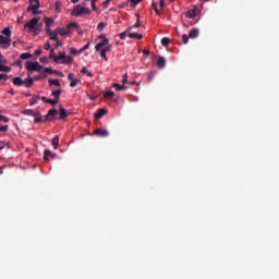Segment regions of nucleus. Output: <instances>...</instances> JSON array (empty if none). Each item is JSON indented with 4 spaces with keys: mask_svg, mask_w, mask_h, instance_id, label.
<instances>
[{
    "mask_svg": "<svg viewBox=\"0 0 279 279\" xmlns=\"http://www.w3.org/2000/svg\"><path fill=\"white\" fill-rule=\"evenodd\" d=\"M72 3H80V0H71Z\"/></svg>",
    "mask_w": 279,
    "mask_h": 279,
    "instance_id": "obj_63",
    "label": "nucleus"
},
{
    "mask_svg": "<svg viewBox=\"0 0 279 279\" xmlns=\"http://www.w3.org/2000/svg\"><path fill=\"white\" fill-rule=\"evenodd\" d=\"M151 8H153V10L156 12L157 15L160 14V11L158 10V3L153 2V3H151Z\"/></svg>",
    "mask_w": 279,
    "mask_h": 279,
    "instance_id": "obj_36",
    "label": "nucleus"
},
{
    "mask_svg": "<svg viewBox=\"0 0 279 279\" xmlns=\"http://www.w3.org/2000/svg\"><path fill=\"white\" fill-rule=\"evenodd\" d=\"M100 58L107 61V51H100Z\"/></svg>",
    "mask_w": 279,
    "mask_h": 279,
    "instance_id": "obj_41",
    "label": "nucleus"
},
{
    "mask_svg": "<svg viewBox=\"0 0 279 279\" xmlns=\"http://www.w3.org/2000/svg\"><path fill=\"white\" fill-rule=\"evenodd\" d=\"M105 114H107V109H98V111L96 112V114H94V117L100 120L102 119V117H105Z\"/></svg>",
    "mask_w": 279,
    "mask_h": 279,
    "instance_id": "obj_14",
    "label": "nucleus"
},
{
    "mask_svg": "<svg viewBox=\"0 0 279 279\" xmlns=\"http://www.w3.org/2000/svg\"><path fill=\"white\" fill-rule=\"evenodd\" d=\"M96 51H100V52L111 51V46L109 45V39L105 38V39H102V41L98 43V45H96Z\"/></svg>",
    "mask_w": 279,
    "mask_h": 279,
    "instance_id": "obj_3",
    "label": "nucleus"
},
{
    "mask_svg": "<svg viewBox=\"0 0 279 279\" xmlns=\"http://www.w3.org/2000/svg\"><path fill=\"white\" fill-rule=\"evenodd\" d=\"M66 58H68V56H65L64 52L59 53V56H54V54L49 56V59L53 60V62H56V63H60L61 60H64Z\"/></svg>",
    "mask_w": 279,
    "mask_h": 279,
    "instance_id": "obj_9",
    "label": "nucleus"
},
{
    "mask_svg": "<svg viewBox=\"0 0 279 279\" xmlns=\"http://www.w3.org/2000/svg\"><path fill=\"white\" fill-rule=\"evenodd\" d=\"M31 58H32V54L28 52L20 54L21 60H29Z\"/></svg>",
    "mask_w": 279,
    "mask_h": 279,
    "instance_id": "obj_32",
    "label": "nucleus"
},
{
    "mask_svg": "<svg viewBox=\"0 0 279 279\" xmlns=\"http://www.w3.org/2000/svg\"><path fill=\"white\" fill-rule=\"evenodd\" d=\"M77 29V24L75 23H70L68 26H66V32L65 34H73V32H76Z\"/></svg>",
    "mask_w": 279,
    "mask_h": 279,
    "instance_id": "obj_13",
    "label": "nucleus"
},
{
    "mask_svg": "<svg viewBox=\"0 0 279 279\" xmlns=\"http://www.w3.org/2000/svg\"><path fill=\"white\" fill-rule=\"evenodd\" d=\"M40 54H43V50L41 49L35 50V52H34L35 57H39Z\"/></svg>",
    "mask_w": 279,
    "mask_h": 279,
    "instance_id": "obj_45",
    "label": "nucleus"
},
{
    "mask_svg": "<svg viewBox=\"0 0 279 279\" xmlns=\"http://www.w3.org/2000/svg\"><path fill=\"white\" fill-rule=\"evenodd\" d=\"M157 65H158V69H165L166 60L163 57H158Z\"/></svg>",
    "mask_w": 279,
    "mask_h": 279,
    "instance_id": "obj_20",
    "label": "nucleus"
},
{
    "mask_svg": "<svg viewBox=\"0 0 279 279\" xmlns=\"http://www.w3.org/2000/svg\"><path fill=\"white\" fill-rule=\"evenodd\" d=\"M119 36H128V33H125V32L120 33Z\"/></svg>",
    "mask_w": 279,
    "mask_h": 279,
    "instance_id": "obj_61",
    "label": "nucleus"
},
{
    "mask_svg": "<svg viewBox=\"0 0 279 279\" xmlns=\"http://www.w3.org/2000/svg\"><path fill=\"white\" fill-rule=\"evenodd\" d=\"M80 80H70V88H75L77 87V84H80Z\"/></svg>",
    "mask_w": 279,
    "mask_h": 279,
    "instance_id": "obj_28",
    "label": "nucleus"
},
{
    "mask_svg": "<svg viewBox=\"0 0 279 279\" xmlns=\"http://www.w3.org/2000/svg\"><path fill=\"white\" fill-rule=\"evenodd\" d=\"M0 122L8 123V122H10V119H8L4 116H0Z\"/></svg>",
    "mask_w": 279,
    "mask_h": 279,
    "instance_id": "obj_39",
    "label": "nucleus"
},
{
    "mask_svg": "<svg viewBox=\"0 0 279 279\" xmlns=\"http://www.w3.org/2000/svg\"><path fill=\"white\" fill-rule=\"evenodd\" d=\"M49 86L61 87V82L59 80H49Z\"/></svg>",
    "mask_w": 279,
    "mask_h": 279,
    "instance_id": "obj_24",
    "label": "nucleus"
},
{
    "mask_svg": "<svg viewBox=\"0 0 279 279\" xmlns=\"http://www.w3.org/2000/svg\"><path fill=\"white\" fill-rule=\"evenodd\" d=\"M128 83V74L123 75V84Z\"/></svg>",
    "mask_w": 279,
    "mask_h": 279,
    "instance_id": "obj_54",
    "label": "nucleus"
},
{
    "mask_svg": "<svg viewBox=\"0 0 279 279\" xmlns=\"http://www.w3.org/2000/svg\"><path fill=\"white\" fill-rule=\"evenodd\" d=\"M83 52H84V50H81V49L77 50V49H74V48H70V54H72V56H78Z\"/></svg>",
    "mask_w": 279,
    "mask_h": 279,
    "instance_id": "obj_26",
    "label": "nucleus"
},
{
    "mask_svg": "<svg viewBox=\"0 0 279 279\" xmlns=\"http://www.w3.org/2000/svg\"><path fill=\"white\" fill-rule=\"evenodd\" d=\"M10 71H11V68H10V66L4 65V64H1V65H0V72H5V73H8V72H10Z\"/></svg>",
    "mask_w": 279,
    "mask_h": 279,
    "instance_id": "obj_35",
    "label": "nucleus"
},
{
    "mask_svg": "<svg viewBox=\"0 0 279 279\" xmlns=\"http://www.w3.org/2000/svg\"><path fill=\"white\" fill-rule=\"evenodd\" d=\"M33 118H35L33 120V123H35V124L49 122L48 120L43 119V116H35Z\"/></svg>",
    "mask_w": 279,
    "mask_h": 279,
    "instance_id": "obj_19",
    "label": "nucleus"
},
{
    "mask_svg": "<svg viewBox=\"0 0 279 279\" xmlns=\"http://www.w3.org/2000/svg\"><path fill=\"white\" fill-rule=\"evenodd\" d=\"M7 166H1L0 167V174L3 175V169H5Z\"/></svg>",
    "mask_w": 279,
    "mask_h": 279,
    "instance_id": "obj_58",
    "label": "nucleus"
},
{
    "mask_svg": "<svg viewBox=\"0 0 279 279\" xmlns=\"http://www.w3.org/2000/svg\"><path fill=\"white\" fill-rule=\"evenodd\" d=\"M92 10H94V12H97V4H95V2H92Z\"/></svg>",
    "mask_w": 279,
    "mask_h": 279,
    "instance_id": "obj_48",
    "label": "nucleus"
},
{
    "mask_svg": "<svg viewBox=\"0 0 279 279\" xmlns=\"http://www.w3.org/2000/svg\"><path fill=\"white\" fill-rule=\"evenodd\" d=\"M129 38H137L138 40H142L144 37H129Z\"/></svg>",
    "mask_w": 279,
    "mask_h": 279,
    "instance_id": "obj_64",
    "label": "nucleus"
},
{
    "mask_svg": "<svg viewBox=\"0 0 279 279\" xmlns=\"http://www.w3.org/2000/svg\"><path fill=\"white\" fill-rule=\"evenodd\" d=\"M94 134H96V136H98V137L109 136V132H107V130H105V129H98V130H96V132H94Z\"/></svg>",
    "mask_w": 279,
    "mask_h": 279,
    "instance_id": "obj_12",
    "label": "nucleus"
},
{
    "mask_svg": "<svg viewBox=\"0 0 279 279\" xmlns=\"http://www.w3.org/2000/svg\"><path fill=\"white\" fill-rule=\"evenodd\" d=\"M104 97L107 98V99L113 98V92H111V90L105 92Z\"/></svg>",
    "mask_w": 279,
    "mask_h": 279,
    "instance_id": "obj_34",
    "label": "nucleus"
},
{
    "mask_svg": "<svg viewBox=\"0 0 279 279\" xmlns=\"http://www.w3.org/2000/svg\"><path fill=\"white\" fill-rule=\"evenodd\" d=\"M53 56V49L49 50V57Z\"/></svg>",
    "mask_w": 279,
    "mask_h": 279,
    "instance_id": "obj_62",
    "label": "nucleus"
},
{
    "mask_svg": "<svg viewBox=\"0 0 279 279\" xmlns=\"http://www.w3.org/2000/svg\"><path fill=\"white\" fill-rule=\"evenodd\" d=\"M38 8H40V2H35L27 7V12H33L34 16L38 14Z\"/></svg>",
    "mask_w": 279,
    "mask_h": 279,
    "instance_id": "obj_8",
    "label": "nucleus"
},
{
    "mask_svg": "<svg viewBox=\"0 0 279 279\" xmlns=\"http://www.w3.org/2000/svg\"><path fill=\"white\" fill-rule=\"evenodd\" d=\"M61 94H62L61 89L53 90V92H51V97H53V99H60L61 98Z\"/></svg>",
    "mask_w": 279,
    "mask_h": 279,
    "instance_id": "obj_22",
    "label": "nucleus"
},
{
    "mask_svg": "<svg viewBox=\"0 0 279 279\" xmlns=\"http://www.w3.org/2000/svg\"><path fill=\"white\" fill-rule=\"evenodd\" d=\"M62 62H59V63H62V64H72V56H68V58L65 59H61Z\"/></svg>",
    "mask_w": 279,
    "mask_h": 279,
    "instance_id": "obj_27",
    "label": "nucleus"
},
{
    "mask_svg": "<svg viewBox=\"0 0 279 279\" xmlns=\"http://www.w3.org/2000/svg\"><path fill=\"white\" fill-rule=\"evenodd\" d=\"M50 40L54 43L53 47H56V48L63 46V43H61V40H59V37H50Z\"/></svg>",
    "mask_w": 279,
    "mask_h": 279,
    "instance_id": "obj_18",
    "label": "nucleus"
},
{
    "mask_svg": "<svg viewBox=\"0 0 279 279\" xmlns=\"http://www.w3.org/2000/svg\"><path fill=\"white\" fill-rule=\"evenodd\" d=\"M81 73L88 77H93V72L88 71V69H86V66L82 68Z\"/></svg>",
    "mask_w": 279,
    "mask_h": 279,
    "instance_id": "obj_25",
    "label": "nucleus"
},
{
    "mask_svg": "<svg viewBox=\"0 0 279 279\" xmlns=\"http://www.w3.org/2000/svg\"><path fill=\"white\" fill-rule=\"evenodd\" d=\"M39 100H43V97L38 96V95H34L31 98V102L29 106H35L36 104H38Z\"/></svg>",
    "mask_w": 279,
    "mask_h": 279,
    "instance_id": "obj_17",
    "label": "nucleus"
},
{
    "mask_svg": "<svg viewBox=\"0 0 279 279\" xmlns=\"http://www.w3.org/2000/svg\"><path fill=\"white\" fill-rule=\"evenodd\" d=\"M51 146L53 147V149L59 148V136H53V138L51 140Z\"/></svg>",
    "mask_w": 279,
    "mask_h": 279,
    "instance_id": "obj_21",
    "label": "nucleus"
},
{
    "mask_svg": "<svg viewBox=\"0 0 279 279\" xmlns=\"http://www.w3.org/2000/svg\"><path fill=\"white\" fill-rule=\"evenodd\" d=\"M50 47H51V45L49 44V41L45 43V46H44L45 50L50 51L49 50Z\"/></svg>",
    "mask_w": 279,
    "mask_h": 279,
    "instance_id": "obj_46",
    "label": "nucleus"
},
{
    "mask_svg": "<svg viewBox=\"0 0 279 279\" xmlns=\"http://www.w3.org/2000/svg\"><path fill=\"white\" fill-rule=\"evenodd\" d=\"M201 12L202 11L199 10V7L194 5L192 9L184 13V16L185 19H197V15L201 14Z\"/></svg>",
    "mask_w": 279,
    "mask_h": 279,
    "instance_id": "obj_4",
    "label": "nucleus"
},
{
    "mask_svg": "<svg viewBox=\"0 0 279 279\" xmlns=\"http://www.w3.org/2000/svg\"><path fill=\"white\" fill-rule=\"evenodd\" d=\"M109 4H110V0H106L102 5L104 8H108Z\"/></svg>",
    "mask_w": 279,
    "mask_h": 279,
    "instance_id": "obj_51",
    "label": "nucleus"
},
{
    "mask_svg": "<svg viewBox=\"0 0 279 279\" xmlns=\"http://www.w3.org/2000/svg\"><path fill=\"white\" fill-rule=\"evenodd\" d=\"M22 114L26 117H41L40 112H35L33 111V109H24V111H22Z\"/></svg>",
    "mask_w": 279,
    "mask_h": 279,
    "instance_id": "obj_10",
    "label": "nucleus"
},
{
    "mask_svg": "<svg viewBox=\"0 0 279 279\" xmlns=\"http://www.w3.org/2000/svg\"><path fill=\"white\" fill-rule=\"evenodd\" d=\"M159 5H160L161 9L165 8V0H160Z\"/></svg>",
    "mask_w": 279,
    "mask_h": 279,
    "instance_id": "obj_53",
    "label": "nucleus"
},
{
    "mask_svg": "<svg viewBox=\"0 0 279 279\" xmlns=\"http://www.w3.org/2000/svg\"><path fill=\"white\" fill-rule=\"evenodd\" d=\"M89 46H90V43L84 45V47H82V49H80V50L86 51V50H88V47H89Z\"/></svg>",
    "mask_w": 279,
    "mask_h": 279,
    "instance_id": "obj_47",
    "label": "nucleus"
},
{
    "mask_svg": "<svg viewBox=\"0 0 279 279\" xmlns=\"http://www.w3.org/2000/svg\"><path fill=\"white\" fill-rule=\"evenodd\" d=\"M8 80H9V76H8V75H5V74H0V81L5 82V81H8Z\"/></svg>",
    "mask_w": 279,
    "mask_h": 279,
    "instance_id": "obj_42",
    "label": "nucleus"
},
{
    "mask_svg": "<svg viewBox=\"0 0 279 279\" xmlns=\"http://www.w3.org/2000/svg\"><path fill=\"white\" fill-rule=\"evenodd\" d=\"M10 37H0V47L3 50H7L10 48Z\"/></svg>",
    "mask_w": 279,
    "mask_h": 279,
    "instance_id": "obj_7",
    "label": "nucleus"
},
{
    "mask_svg": "<svg viewBox=\"0 0 279 279\" xmlns=\"http://www.w3.org/2000/svg\"><path fill=\"white\" fill-rule=\"evenodd\" d=\"M131 1V8H136V5H138V3H141V1L143 0H129Z\"/></svg>",
    "mask_w": 279,
    "mask_h": 279,
    "instance_id": "obj_38",
    "label": "nucleus"
},
{
    "mask_svg": "<svg viewBox=\"0 0 279 279\" xmlns=\"http://www.w3.org/2000/svg\"><path fill=\"white\" fill-rule=\"evenodd\" d=\"M104 27H105V25H104V23H100V24H98V29H104Z\"/></svg>",
    "mask_w": 279,
    "mask_h": 279,
    "instance_id": "obj_59",
    "label": "nucleus"
},
{
    "mask_svg": "<svg viewBox=\"0 0 279 279\" xmlns=\"http://www.w3.org/2000/svg\"><path fill=\"white\" fill-rule=\"evenodd\" d=\"M8 132V125L0 126V133Z\"/></svg>",
    "mask_w": 279,
    "mask_h": 279,
    "instance_id": "obj_43",
    "label": "nucleus"
},
{
    "mask_svg": "<svg viewBox=\"0 0 279 279\" xmlns=\"http://www.w3.org/2000/svg\"><path fill=\"white\" fill-rule=\"evenodd\" d=\"M45 73L51 74V73H53V71H51V69H49V68H45Z\"/></svg>",
    "mask_w": 279,
    "mask_h": 279,
    "instance_id": "obj_50",
    "label": "nucleus"
},
{
    "mask_svg": "<svg viewBox=\"0 0 279 279\" xmlns=\"http://www.w3.org/2000/svg\"><path fill=\"white\" fill-rule=\"evenodd\" d=\"M69 116H70V112L63 107H60L59 110L49 109V111H47V114H45V121H49V122H53L57 120L63 121Z\"/></svg>",
    "mask_w": 279,
    "mask_h": 279,
    "instance_id": "obj_1",
    "label": "nucleus"
},
{
    "mask_svg": "<svg viewBox=\"0 0 279 279\" xmlns=\"http://www.w3.org/2000/svg\"><path fill=\"white\" fill-rule=\"evenodd\" d=\"M169 43H171V39H169V37H163L161 39L162 47L169 46Z\"/></svg>",
    "mask_w": 279,
    "mask_h": 279,
    "instance_id": "obj_33",
    "label": "nucleus"
},
{
    "mask_svg": "<svg viewBox=\"0 0 279 279\" xmlns=\"http://www.w3.org/2000/svg\"><path fill=\"white\" fill-rule=\"evenodd\" d=\"M72 16H84V15H90V9L89 8H84L81 4H77L74 7L72 10Z\"/></svg>",
    "mask_w": 279,
    "mask_h": 279,
    "instance_id": "obj_2",
    "label": "nucleus"
},
{
    "mask_svg": "<svg viewBox=\"0 0 279 279\" xmlns=\"http://www.w3.org/2000/svg\"><path fill=\"white\" fill-rule=\"evenodd\" d=\"M40 62H43V63H47V57H43V58H40Z\"/></svg>",
    "mask_w": 279,
    "mask_h": 279,
    "instance_id": "obj_57",
    "label": "nucleus"
},
{
    "mask_svg": "<svg viewBox=\"0 0 279 279\" xmlns=\"http://www.w3.org/2000/svg\"><path fill=\"white\" fill-rule=\"evenodd\" d=\"M8 94H10V95H14V89H10V90H8Z\"/></svg>",
    "mask_w": 279,
    "mask_h": 279,
    "instance_id": "obj_60",
    "label": "nucleus"
},
{
    "mask_svg": "<svg viewBox=\"0 0 279 279\" xmlns=\"http://www.w3.org/2000/svg\"><path fill=\"white\" fill-rule=\"evenodd\" d=\"M24 82L21 77H14L12 80V84H14V86L21 87L22 85H24Z\"/></svg>",
    "mask_w": 279,
    "mask_h": 279,
    "instance_id": "obj_16",
    "label": "nucleus"
},
{
    "mask_svg": "<svg viewBox=\"0 0 279 279\" xmlns=\"http://www.w3.org/2000/svg\"><path fill=\"white\" fill-rule=\"evenodd\" d=\"M129 36H143L141 33H130Z\"/></svg>",
    "mask_w": 279,
    "mask_h": 279,
    "instance_id": "obj_49",
    "label": "nucleus"
},
{
    "mask_svg": "<svg viewBox=\"0 0 279 279\" xmlns=\"http://www.w3.org/2000/svg\"><path fill=\"white\" fill-rule=\"evenodd\" d=\"M189 36H199V29L198 28H192L189 33Z\"/></svg>",
    "mask_w": 279,
    "mask_h": 279,
    "instance_id": "obj_30",
    "label": "nucleus"
},
{
    "mask_svg": "<svg viewBox=\"0 0 279 279\" xmlns=\"http://www.w3.org/2000/svg\"><path fill=\"white\" fill-rule=\"evenodd\" d=\"M23 85L26 86V88H31L33 86V78L28 76V78L24 82Z\"/></svg>",
    "mask_w": 279,
    "mask_h": 279,
    "instance_id": "obj_29",
    "label": "nucleus"
},
{
    "mask_svg": "<svg viewBox=\"0 0 279 279\" xmlns=\"http://www.w3.org/2000/svg\"><path fill=\"white\" fill-rule=\"evenodd\" d=\"M56 155L51 154L49 149H45V161H49V158H53Z\"/></svg>",
    "mask_w": 279,
    "mask_h": 279,
    "instance_id": "obj_23",
    "label": "nucleus"
},
{
    "mask_svg": "<svg viewBox=\"0 0 279 279\" xmlns=\"http://www.w3.org/2000/svg\"><path fill=\"white\" fill-rule=\"evenodd\" d=\"M51 25H53V19H51V17H46V26H47V27H51Z\"/></svg>",
    "mask_w": 279,
    "mask_h": 279,
    "instance_id": "obj_37",
    "label": "nucleus"
},
{
    "mask_svg": "<svg viewBox=\"0 0 279 279\" xmlns=\"http://www.w3.org/2000/svg\"><path fill=\"white\" fill-rule=\"evenodd\" d=\"M31 5L34 3H40V0H29Z\"/></svg>",
    "mask_w": 279,
    "mask_h": 279,
    "instance_id": "obj_52",
    "label": "nucleus"
},
{
    "mask_svg": "<svg viewBox=\"0 0 279 279\" xmlns=\"http://www.w3.org/2000/svg\"><path fill=\"white\" fill-rule=\"evenodd\" d=\"M43 102L51 106L59 105V98L48 99L47 97H43Z\"/></svg>",
    "mask_w": 279,
    "mask_h": 279,
    "instance_id": "obj_11",
    "label": "nucleus"
},
{
    "mask_svg": "<svg viewBox=\"0 0 279 279\" xmlns=\"http://www.w3.org/2000/svg\"><path fill=\"white\" fill-rule=\"evenodd\" d=\"M125 5H128L125 2H123V3H121L120 5H119V9L120 10H123V8H125Z\"/></svg>",
    "mask_w": 279,
    "mask_h": 279,
    "instance_id": "obj_56",
    "label": "nucleus"
},
{
    "mask_svg": "<svg viewBox=\"0 0 279 279\" xmlns=\"http://www.w3.org/2000/svg\"><path fill=\"white\" fill-rule=\"evenodd\" d=\"M74 80H80V78H74V74L72 73L68 74V81H74Z\"/></svg>",
    "mask_w": 279,
    "mask_h": 279,
    "instance_id": "obj_44",
    "label": "nucleus"
},
{
    "mask_svg": "<svg viewBox=\"0 0 279 279\" xmlns=\"http://www.w3.org/2000/svg\"><path fill=\"white\" fill-rule=\"evenodd\" d=\"M76 32H77V34H78V35L84 34V33L82 32V28H80V26H78V25H77V29H76Z\"/></svg>",
    "mask_w": 279,
    "mask_h": 279,
    "instance_id": "obj_55",
    "label": "nucleus"
},
{
    "mask_svg": "<svg viewBox=\"0 0 279 279\" xmlns=\"http://www.w3.org/2000/svg\"><path fill=\"white\" fill-rule=\"evenodd\" d=\"M40 19L33 17L28 23L25 24V29H35Z\"/></svg>",
    "mask_w": 279,
    "mask_h": 279,
    "instance_id": "obj_6",
    "label": "nucleus"
},
{
    "mask_svg": "<svg viewBox=\"0 0 279 279\" xmlns=\"http://www.w3.org/2000/svg\"><path fill=\"white\" fill-rule=\"evenodd\" d=\"M1 34H3L4 36H12V31L10 29V27H5L2 29Z\"/></svg>",
    "mask_w": 279,
    "mask_h": 279,
    "instance_id": "obj_31",
    "label": "nucleus"
},
{
    "mask_svg": "<svg viewBox=\"0 0 279 279\" xmlns=\"http://www.w3.org/2000/svg\"><path fill=\"white\" fill-rule=\"evenodd\" d=\"M190 38H192V39H194V38H197V37H182V43H183V45H187V40L190 39Z\"/></svg>",
    "mask_w": 279,
    "mask_h": 279,
    "instance_id": "obj_40",
    "label": "nucleus"
},
{
    "mask_svg": "<svg viewBox=\"0 0 279 279\" xmlns=\"http://www.w3.org/2000/svg\"><path fill=\"white\" fill-rule=\"evenodd\" d=\"M111 88H116L117 92L125 90L128 87L125 85H121L119 83L111 84Z\"/></svg>",
    "mask_w": 279,
    "mask_h": 279,
    "instance_id": "obj_15",
    "label": "nucleus"
},
{
    "mask_svg": "<svg viewBox=\"0 0 279 279\" xmlns=\"http://www.w3.org/2000/svg\"><path fill=\"white\" fill-rule=\"evenodd\" d=\"M26 70L29 72H33V71L41 72L43 65L38 62H26Z\"/></svg>",
    "mask_w": 279,
    "mask_h": 279,
    "instance_id": "obj_5",
    "label": "nucleus"
}]
</instances>
